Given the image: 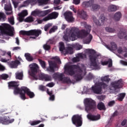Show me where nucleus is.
<instances>
[{"instance_id": "nucleus-27", "label": "nucleus", "mask_w": 127, "mask_h": 127, "mask_svg": "<svg viewBox=\"0 0 127 127\" xmlns=\"http://www.w3.org/2000/svg\"><path fill=\"white\" fill-rule=\"evenodd\" d=\"M118 10V7L116 5L111 4L108 7V11L109 12H114L115 11H117Z\"/></svg>"}, {"instance_id": "nucleus-13", "label": "nucleus", "mask_w": 127, "mask_h": 127, "mask_svg": "<svg viewBox=\"0 0 127 127\" xmlns=\"http://www.w3.org/2000/svg\"><path fill=\"white\" fill-rule=\"evenodd\" d=\"M92 19L93 22H94V23H95L96 25H98V26H101V25H103V24L105 23L106 17H105L104 15L102 14L101 15L99 20H98L95 16L92 17Z\"/></svg>"}, {"instance_id": "nucleus-32", "label": "nucleus", "mask_w": 127, "mask_h": 127, "mask_svg": "<svg viewBox=\"0 0 127 127\" xmlns=\"http://www.w3.org/2000/svg\"><path fill=\"white\" fill-rule=\"evenodd\" d=\"M51 12V10L50 9H48L44 11H40V14L41 15V16H45L48 14V13H50Z\"/></svg>"}, {"instance_id": "nucleus-26", "label": "nucleus", "mask_w": 127, "mask_h": 127, "mask_svg": "<svg viewBox=\"0 0 127 127\" xmlns=\"http://www.w3.org/2000/svg\"><path fill=\"white\" fill-rule=\"evenodd\" d=\"M78 14L79 15L81 18H82V19H87V17L88 15H87V12H86V11L83 10L79 11L78 12Z\"/></svg>"}, {"instance_id": "nucleus-64", "label": "nucleus", "mask_w": 127, "mask_h": 127, "mask_svg": "<svg viewBox=\"0 0 127 127\" xmlns=\"http://www.w3.org/2000/svg\"><path fill=\"white\" fill-rule=\"evenodd\" d=\"M74 4H79L80 2V0H73Z\"/></svg>"}, {"instance_id": "nucleus-18", "label": "nucleus", "mask_w": 127, "mask_h": 127, "mask_svg": "<svg viewBox=\"0 0 127 127\" xmlns=\"http://www.w3.org/2000/svg\"><path fill=\"white\" fill-rule=\"evenodd\" d=\"M65 20L67 22H73L74 21V17H73V13L71 11H66L64 13Z\"/></svg>"}, {"instance_id": "nucleus-7", "label": "nucleus", "mask_w": 127, "mask_h": 127, "mask_svg": "<svg viewBox=\"0 0 127 127\" xmlns=\"http://www.w3.org/2000/svg\"><path fill=\"white\" fill-rule=\"evenodd\" d=\"M20 34L22 35H33L36 37H38L39 35H41L42 34V31L40 29H33L30 31H20Z\"/></svg>"}, {"instance_id": "nucleus-3", "label": "nucleus", "mask_w": 127, "mask_h": 127, "mask_svg": "<svg viewBox=\"0 0 127 127\" xmlns=\"http://www.w3.org/2000/svg\"><path fill=\"white\" fill-rule=\"evenodd\" d=\"M89 51L91 54L89 56L91 67H94L95 69H99V64L97 63V59H98V57H101V55L96 54V51L94 50H89Z\"/></svg>"}, {"instance_id": "nucleus-49", "label": "nucleus", "mask_w": 127, "mask_h": 127, "mask_svg": "<svg viewBox=\"0 0 127 127\" xmlns=\"http://www.w3.org/2000/svg\"><path fill=\"white\" fill-rule=\"evenodd\" d=\"M8 19L10 24H11L12 25H13V24H14V18L13 16L8 18Z\"/></svg>"}, {"instance_id": "nucleus-54", "label": "nucleus", "mask_w": 127, "mask_h": 127, "mask_svg": "<svg viewBox=\"0 0 127 127\" xmlns=\"http://www.w3.org/2000/svg\"><path fill=\"white\" fill-rule=\"evenodd\" d=\"M40 11H33L32 12L31 14L32 15L35 16V15H37V14H40Z\"/></svg>"}, {"instance_id": "nucleus-55", "label": "nucleus", "mask_w": 127, "mask_h": 127, "mask_svg": "<svg viewBox=\"0 0 127 127\" xmlns=\"http://www.w3.org/2000/svg\"><path fill=\"white\" fill-rule=\"evenodd\" d=\"M108 64L109 68H111V67L113 66V61H112V59H110L108 60Z\"/></svg>"}, {"instance_id": "nucleus-16", "label": "nucleus", "mask_w": 127, "mask_h": 127, "mask_svg": "<svg viewBox=\"0 0 127 127\" xmlns=\"http://www.w3.org/2000/svg\"><path fill=\"white\" fill-rule=\"evenodd\" d=\"M111 86L115 89H121V88H123V86H124V84L123 83V80L119 79L117 81L112 82L111 83Z\"/></svg>"}, {"instance_id": "nucleus-6", "label": "nucleus", "mask_w": 127, "mask_h": 127, "mask_svg": "<svg viewBox=\"0 0 127 127\" xmlns=\"http://www.w3.org/2000/svg\"><path fill=\"white\" fill-rule=\"evenodd\" d=\"M83 7H91L93 11L100 9L101 6L99 4H95V0H89V1H84L82 2Z\"/></svg>"}, {"instance_id": "nucleus-63", "label": "nucleus", "mask_w": 127, "mask_h": 127, "mask_svg": "<svg viewBox=\"0 0 127 127\" xmlns=\"http://www.w3.org/2000/svg\"><path fill=\"white\" fill-rule=\"evenodd\" d=\"M121 64H122V65H124V66H127V62H126L123 60L120 61Z\"/></svg>"}, {"instance_id": "nucleus-61", "label": "nucleus", "mask_w": 127, "mask_h": 127, "mask_svg": "<svg viewBox=\"0 0 127 127\" xmlns=\"http://www.w3.org/2000/svg\"><path fill=\"white\" fill-rule=\"evenodd\" d=\"M76 47L77 50H80V49H82V48H83V46L77 44L76 45Z\"/></svg>"}, {"instance_id": "nucleus-51", "label": "nucleus", "mask_w": 127, "mask_h": 127, "mask_svg": "<svg viewBox=\"0 0 127 127\" xmlns=\"http://www.w3.org/2000/svg\"><path fill=\"white\" fill-rule=\"evenodd\" d=\"M63 78H64V74L60 73L59 75V77L58 78L59 81H62L63 80Z\"/></svg>"}, {"instance_id": "nucleus-2", "label": "nucleus", "mask_w": 127, "mask_h": 127, "mask_svg": "<svg viewBox=\"0 0 127 127\" xmlns=\"http://www.w3.org/2000/svg\"><path fill=\"white\" fill-rule=\"evenodd\" d=\"M85 29H82L80 31L79 28L76 27L71 28V31H74V34L75 35V38L78 37V38H85L90 33L91 31V26L89 25H85L84 26Z\"/></svg>"}, {"instance_id": "nucleus-23", "label": "nucleus", "mask_w": 127, "mask_h": 127, "mask_svg": "<svg viewBox=\"0 0 127 127\" xmlns=\"http://www.w3.org/2000/svg\"><path fill=\"white\" fill-rule=\"evenodd\" d=\"M20 64V62L18 60H16L15 61H12L10 63H8V64L10 67V68H17L18 64Z\"/></svg>"}, {"instance_id": "nucleus-19", "label": "nucleus", "mask_w": 127, "mask_h": 127, "mask_svg": "<svg viewBox=\"0 0 127 127\" xmlns=\"http://www.w3.org/2000/svg\"><path fill=\"white\" fill-rule=\"evenodd\" d=\"M87 118L90 121L95 122L96 121H98V120H100V119H101V116L100 115L96 116L92 114H88L87 115Z\"/></svg>"}, {"instance_id": "nucleus-57", "label": "nucleus", "mask_w": 127, "mask_h": 127, "mask_svg": "<svg viewBox=\"0 0 127 127\" xmlns=\"http://www.w3.org/2000/svg\"><path fill=\"white\" fill-rule=\"evenodd\" d=\"M50 24H47L44 27V30H45V31H47L48 30V29H49V28H50Z\"/></svg>"}, {"instance_id": "nucleus-42", "label": "nucleus", "mask_w": 127, "mask_h": 127, "mask_svg": "<svg viewBox=\"0 0 127 127\" xmlns=\"http://www.w3.org/2000/svg\"><path fill=\"white\" fill-rule=\"evenodd\" d=\"M22 76H23V73L22 72H18L16 73V79L21 80L22 79Z\"/></svg>"}, {"instance_id": "nucleus-22", "label": "nucleus", "mask_w": 127, "mask_h": 127, "mask_svg": "<svg viewBox=\"0 0 127 127\" xmlns=\"http://www.w3.org/2000/svg\"><path fill=\"white\" fill-rule=\"evenodd\" d=\"M105 47L106 48L109 49V50L116 51L118 49V46L115 42H111V46L108 45H106Z\"/></svg>"}, {"instance_id": "nucleus-17", "label": "nucleus", "mask_w": 127, "mask_h": 127, "mask_svg": "<svg viewBox=\"0 0 127 127\" xmlns=\"http://www.w3.org/2000/svg\"><path fill=\"white\" fill-rule=\"evenodd\" d=\"M49 66L47 68V71L54 73L55 72V68H57V64L54 61H49Z\"/></svg>"}, {"instance_id": "nucleus-44", "label": "nucleus", "mask_w": 127, "mask_h": 127, "mask_svg": "<svg viewBox=\"0 0 127 127\" xmlns=\"http://www.w3.org/2000/svg\"><path fill=\"white\" fill-rule=\"evenodd\" d=\"M40 123H41V121H40V120L33 121L30 122V125H31V126H37V125H39Z\"/></svg>"}, {"instance_id": "nucleus-21", "label": "nucleus", "mask_w": 127, "mask_h": 127, "mask_svg": "<svg viewBox=\"0 0 127 127\" xmlns=\"http://www.w3.org/2000/svg\"><path fill=\"white\" fill-rule=\"evenodd\" d=\"M28 14V12H27V10H24L22 11V12L18 14V18H19V21L20 22H22L23 21V18L24 16H26Z\"/></svg>"}, {"instance_id": "nucleus-45", "label": "nucleus", "mask_w": 127, "mask_h": 127, "mask_svg": "<svg viewBox=\"0 0 127 127\" xmlns=\"http://www.w3.org/2000/svg\"><path fill=\"white\" fill-rule=\"evenodd\" d=\"M48 1H49V0H38V2L41 5L43 4H47Z\"/></svg>"}, {"instance_id": "nucleus-15", "label": "nucleus", "mask_w": 127, "mask_h": 127, "mask_svg": "<svg viewBox=\"0 0 127 127\" xmlns=\"http://www.w3.org/2000/svg\"><path fill=\"white\" fill-rule=\"evenodd\" d=\"M13 122H14L13 119L8 120L6 116L0 117V124L2 125H9V124H12Z\"/></svg>"}, {"instance_id": "nucleus-38", "label": "nucleus", "mask_w": 127, "mask_h": 127, "mask_svg": "<svg viewBox=\"0 0 127 127\" xmlns=\"http://www.w3.org/2000/svg\"><path fill=\"white\" fill-rule=\"evenodd\" d=\"M92 39H93V36H92L91 34H89L87 39L84 40V42L86 43V44H89L90 42L92 41Z\"/></svg>"}, {"instance_id": "nucleus-37", "label": "nucleus", "mask_w": 127, "mask_h": 127, "mask_svg": "<svg viewBox=\"0 0 127 127\" xmlns=\"http://www.w3.org/2000/svg\"><path fill=\"white\" fill-rule=\"evenodd\" d=\"M38 61L41 66V67H42V68H43V69H45V68H46V63H45V62L44 61H43L41 59H39Z\"/></svg>"}, {"instance_id": "nucleus-36", "label": "nucleus", "mask_w": 127, "mask_h": 127, "mask_svg": "<svg viewBox=\"0 0 127 127\" xmlns=\"http://www.w3.org/2000/svg\"><path fill=\"white\" fill-rule=\"evenodd\" d=\"M59 49L61 52L64 53V50H65V45H64V43L60 42L59 46Z\"/></svg>"}, {"instance_id": "nucleus-48", "label": "nucleus", "mask_w": 127, "mask_h": 127, "mask_svg": "<svg viewBox=\"0 0 127 127\" xmlns=\"http://www.w3.org/2000/svg\"><path fill=\"white\" fill-rule=\"evenodd\" d=\"M31 1L30 0H27L26 1H24L23 2V4L22 5V7H24L25 6H27V5H28L29 4V3H30Z\"/></svg>"}, {"instance_id": "nucleus-33", "label": "nucleus", "mask_w": 127, "mask_h": 127, "mask_svg": "<svg viewBox=\"0 0 127 127\" xmlns=\"http://www.w3.org/2000/svg\"><path fill=\"white\" fill-rule=\"evenodd\" d=\"M110 80H111V79L109 78V76H105L101 78V81H102V82H100V83H104V82L109 83V82H110Z\"/></svg>"}, {"instance_id": "nucleus-34", "label": "nucleus", "mask_w": 127, "mask_h": 127, "mask_svg": "<svg viewBox=\"0 0 127 127\" xmlns=\"http://www.w3.org/2000/svg\"><path fill=\"white\" fill-rule=\"evenodd\" d=\"M62 82H63L64 83H66V84H70L72 83V81L69 77H64Z\"/></svg>"}, {"instance_id": "nucleus-8", "label": "nucleus", "mask_w": 127, "mask_h": 127, "mask_svg": "<svg viewBox=\"0 0 127 127\" xmlns=\"http://www.w3.org/2000/svg\"><path fill=\"white\" fill-rule=\"evenodd\" d=\"M108 87V85L104 82H99L96 85L93 86L91 87V90L94 94H101L102 92V88L106 89Z\"/></svg>"}, {"instance_id": "nucleus-52", "label": "nucleus", "mask_w": 127, "mask_h": 127, "mask_svg": "<svg viewBox=\"0 0 127 127\" xmlns=\"http://www.w3.org/2000/svg\"><path fill=\"white\" fill-rule=\"evenodd\" d=\"M59 74V72H56L53 75V77L54 78V79H55L56 80L58 79Z\"/></svg>"}, {"instance_id": "nucleus-11", "label": "nucleus", "mask_w": 127, "mask_h": 127, "mask_svg": "<svg viewBox=\"0 0 127 127\" xmlns=\"http://www.w3.org/2000/svg\"><path fill=\"white\" fill-rule=\"evenodd\" d=\"M29 66L31 70V72H29L30 76H31L34 79H36V73L39 70L38 65L35 63H33L30 64Z\"/></svg>"}, {"instance_id": "nucleus-20", "label": "nucleus", "mask_w": 127, "mask_h": 127, "mask_svg": "<svg viewBox=\"0 0 127 127\" xmlns=\"http://www.w3.org/2000/svg\"><path fill=\"white\" fill-rule=\"evenodd\" d=\"M24 93L25 96V94H26V95H27L28 97H29L30 99H32L33 98H34V97H35V94H34V93L31 91L27 87L25 88Z\"/></svg>"}, {"instance_id": "nucleus-62", "label": "nucleus", "mask_w": 127, "mask_h": 127, "mask_svg": "<svg viewBox=\"0 0 127 127\" xmlns=\"http://www.w3.org/2000/svg\"><path fill=\"white\" fill-rule=\"evenodd\" d=\"M44 48L45 50H50V46L45 45H44Z\"/></svg>"}, {"instance_id": "nucleus-25", "label": "nucleus", "mask_w": 127, "mask_h": 127, "mask_svg": "<svg viewBox=\"0 0 127 127\" xmlns=\"http://www.w3.org/2000/svg\"><path fill=\"white\" fill-rule=\"evenodd\" d=\"M39 77L42 80H44L46 82L51 80V76L48 74H41L39 75Z\"/></svg>"}, {"instance_id": "nucleus-60", "label": "nucleus", "mask_w": 127, "mask_h": 127, "mask_svg": "<svg viewBox=\"0 0 127 127\" xmlns=\"http://www.w3.org/2000/svg\"><path fill=\"white\" fill-rule=\"evenodd\" d=\"M115 104H116V102H115V101H111L109 102L108 106H109V107H112L114 106Z\"/></svg>"}, {"instance_id": "nucleus-5", "label": "nucleus", "mask_w": 127, "mask_h": 127, "mask_svg": "<svg viewBox=\"0 0 127 127\" xmlns=\"http://www.w3.org/2000/svg\"><path fill=\"white\" fill-rule=\"evenodd\" d=\"M13 27L8 24H3L0 26V30L2 34H5L9 36H13Z\"/></svg>"}, {"instance_id": "nucleus-9", "label": "nucleus", "mask_w": 127, "mask_h": 127, "mask_svg": "<svg viewBox=\"0 0 127 127\" xmlns=\"http://www.w3.org/2000/svg\"><path fill=\"white\" fill-rule=\"evenodd\" d=\"M25 87V86L21 87L20 88L18 87V86L15 87L13 89L14 95H18V94H19L21 99L22 100H25L26 99V97L24 95Z\"/></svg>"}, {"instance_id": "nucleus-29", "label": "nucleus", "mask_w": 127, "mask_h": 127, "mask_svg": "<svg viewBox=\"0 0 127 127\" xmlns=\"http://www.w3.org/2000/svg\"><path fill=\"white\" fill-rule=\"evenodd\" d=\"M122 18V13L121 12H117L114 16V19L116 21H119Z\"/></svg>"}, {"instance_id": "nucleus-56", "label": "nucleus", "mask_w": 127, "mask_h": 127, "mask_svg": "<svg viewBox=\"0 0 127 127\" xmlns=\"http://www.w3.org/2000/svg\"><path fill=\"white\" fill-rule=\"evenodd\" d=\"M72 61L73 62H79V61H80V59L77 56L76 57L72 59Z\"/></svg>"}, {"instance_id": "nucleus-35", "label": "nucleus", "mask_w": 127, "mask_h": 127, "mask_svg": "<svg viewBox=\"0 0 127 127\" xmlns=\"http://www.w3.org/2000/svg\"><path fill=\"white\" fill-rule=\"evenodd\" d=\"M65 54H73V48L71 47H66Z\"/></svg>"}, {"instance_id": "nucleus-47", "label": "nucleus", "mask_w": 127, "mask_h": 127, "mask_svg": "<svg viewBox=\"0 0 127 127\" xmlns=\"http://www.w3.org/2000/svg\"><path fill=\"white\" fill-rule=\"evenodd\" d=\"M25 22H33V17L32 16L28 17L25 19Z\"/></svg>"}, {"instance_id": "nucleus-40", "label": "nucleus", "mask_w": 127, "mask_h": 127, "mask_svg": "<svg viewBox=\"0 0 127 127\" xmlns=\"http://www.w3.org/2000/svg\"><path fill=\"white\" fill-rule=\"evenodd\" d=\"M126 97V93H120L119 95H118V100L119 101H123L125 97Z\"/></svg>"}, {"instance_id": "nucleus-24", "label": "nucleus", "mask_w": 127, "mask_h": 127, "mask_svg": "<svg viewBox=\"0 0 127 127\" xmlns=\"http://www.w3.org/2000/svg\"><path fill=\"white\" fill-rule=\"evenodd\" d=\"M4 9L6 10V14L7 15H10L12 13V7L11 5H6L4 6Z\"/></svg>"}, {"instance_id": "nucleus-58", "label": "nucleus", "mask_w": 127, "mask_h": 127, "mask_svg": "<svg viewBox=\"0 0 127 127\" xmlns=\"http://www.w3.org/2000/svg\"><path fill=\"white\" fill-rule=\"evenodd\" d=\"M21 48L20 47H15L13 48L12 51H18V50H20Z\"/></svg>"}, {"instance_id": "nucleus-1", "label": "nucleus", "mask_w": 127, "mask_h": 127, "mask_svg": "<svg viewBox=\"0 0 127 127\" xmlns=\"http://www.w3.org/2000/svg\"><path fill=\"white\" fill-rule=\"evenodd\" d=\"M64 70L67 71V73L70 76H73L75 74V71L74 70H75L76 72L78 73L74 75V79L76 81H80V80L83 79V77L82 76L83 70L79 65L72 64L66 65L64 66Z\"/></svg>"}, {"instance_id": "nucleus-30", "label": "nucleus", "mask_w": 127, "mask_h": 127, "mask_svg": "<svg viewBox=\"0 0 127 127\" xmlns=\"http://www.w3.org/2000/svg\"><path fill=\"white\" fill-rule=\"evenodd\" d=\"M97 109H98L99 111H106V106L104 103L100 102L97 105Z\"/></svg>"}, {"instance_id": "nucleus-50", "label": "nucleus", "mask_w": 127, "mask_h": 127, "mask_svg": "<svg viewBox=\"0 0 127 127\" xmlns=\"http://www.w3.org/2000/svg\"><path fill=\"white\" fill-rule=\"evenodd\" d=\"M55 30H57V26H54L49 31V33H52V32H55Z\"/></svg>"}, {"instance_id": "nucleus-59", "label": "nucleus", "mask_w": 127, "mask_h": 127, "mask_svg": "<svg viewBox=\"0 0 127 127\" xmlns=\"http://www.w3.org/2000/svg\"><path fill=\"white\" fill-rule=\"evenodd\" d=\"M54 59L57 61L58 63L61 64V60H60V58L58 57H55Z\"/></svg>"}, {"instance_id": "nucleus-4", "label": "nucleus", "mask_w": 127, "mask_h": 127, "mask_svg": "<svg viewBox=\"0 0 127 127\" xmlns=\"http://www.w3.org/2000/svg\"><path fill=\"white\" fill-rule=\"evenodd\" d=\"M84 104L85 111L87 113H89V112H95L97 109L96 102L91 98H86L84 99Z\"/></svg>"}, {"instance_id": "nucleus-10", "label": "nucleus", "mask_w": 127, "mask_h": 127, "mask_svg": "<svg viewBox=\"0 0 127 127\" xmlns=\"http://www.w3.org/2000/svg\"><path fill=\"white\" fill-rule=\"evenodd\" d=\"M72 123L75 125L76 127L82 126L83 121H82V117L79 115H74L71 118Z\"/></svg>"}, {"instance_id": "nucleus-12", "label": "nucleus", "mask_w": 127, "mask_h": 127, "mask_svg": "<svg viewBox=\"0 0 127 127\" xmlns=\"http://www.w3.org/2000/svg\"><path fill=\"white\" fill-rule=\"evenodd\" d=\"M63 38L65 41H69V39H71V38H72V41L76 40L75 32L72 31V28H71L69 32L66 31V33H65L63 36Z\"/></svg>"}, {"instance_id": "nucleus-46", "label": "nucleus", "mask_w": 127, "mask_h": 127, "mask_svg": "<svg viewBox=\"0 0 127 127\" xmlns=\"http://www.w3.org/2000/svg\"><path fill=\"white\" fill-rule=\"evenodd\" d=\"M77 56L79 59H84V58H87V55H86L85 54H78Z\"/></svg>"}, {"instance_id": "nucleus-39", "label": "nucleus", "mask_w": 127, "mask_h": 127, "mask_svg": "<svg viewBox=\"0 0 127 127\" xmlns=\"http://www.w3.org/2000/svg\"><path fill=\"white\" fill-rule=\"evenodd\" d=\"M9 77L8 74L3 73L0 75V80H6Z\"/></svg>"}, {"instance_id": "nucleus-43", "label": "nucleus", "mask_w": 127, "mask_h": 127, "mask_svg": "<svg viewBox=\"0 0 127 127\" xmlns=\"http://www.w3.org/2000/svg\"><path fill=\"white\" fill-rule=\"evenodd\" d=\"M105 30L107 32H110V33H114L116 30L114 28H110L109 27H107L105 28Z\"/></svg>"}, {"instance_id": "nucleus-28", "label": "nucleus", "mask_w": 127, "mask_h": 127, "mask_svg": "<svg viewBox=\"0 0 127 127\" xmlns=\"http://www.w3.org/2000/svg\"><path fill=\"white\" fill-rule=\"evenodd\" d=\"M8 87L9 89H11V88H16V87H18V84L16 81H10L8 82Z\"/></svg>"}, {"instance_id": "nucleus-31", "label": "nucleus", "mask_w": 127, "mask_h": 127, "mask_svg": "<svg viewBox=\"0 0 127 127\" xmlns=\"http://www.w3.org/2000/svg\"><path fill=\"white\" fill-rule=\"evenodd\" d=\"M25 57L26 58V60H27V61H29V62H31V61H33V58L29 53H25Z\"/></svg>"}, {"instance_id": "nucleus-53", "label": "nucleus", "mask_w": 127, "mask_h": 127, "mask_svg": "<svg viewBox=\"0 0 127 127\" xmlns=\"http://www.w3.org/2000/svg\"><path fill=\"white\" fill-rule=\"evenodd\" d=\"M5 18V15L4 14V13L3 12H0V20H3L4 18Z\"/></svg>"}, {"instance_id": "nucleus-14", "label": "nucleus", "mask_w": 127, "mask_h": 127, "mask_svg": "<svg viewBox=\"0 0 127 127\" xmlns=\"http://www.w3.org/2000/svg\"><path fill=\"white\" fill-rule=\"evenodd\" d=\"M59 13L56 11L52 12L49 14L47 16L44 18V20L48 21V20H51L52 19H56L58 17Z\"/></svg>"}, {"instance_id": "nucleus-41", "label": "nucleus", "mask_w": 127, "mask_h": 127, "mask_svg": "<svg viewBox=\"0 0 127 127\" xmlns=\"http://www.w3.org/2000/svg\"><path fill=\"white\" fill-rule=\"evenodd\" d=\"M127 35V33L124 32H119V33L118 34V37L120 39H124L125 37V35Z\"/></svg>"}]
</instances>
